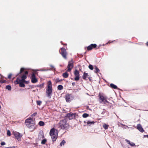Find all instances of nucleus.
<instances>
[{
    "instance_id": "1",
    "label": "nucleus",
    "mask_w": 148,
    "mask_h": 148,
    "mask_svg": "<svg viewBox=\"0 0 148 148\" xmlns=\"http://www.w3.org/2000/svg\"><path fill=\"white\" fill-rule=\"evenodd\" d=\"M25 123L26 125L31 131H32L36 128L35 123L32 118H29L26 120Z\"/></svg>"
},
{
    "instance_id": "2",
    "label": "nucleus",
    "mask_w": 148,
    "mask_h": 148,
    "mask_svg": "<svg viewBox=\"0 0 148 148\" xmlns=\"http://www.w3.org/2000/svg\"><path fill=\"white\" fill-rule=\"evenodd\" d=\"M58 133V130L54 128L51 130L49 133L53 141H54L56 140L57 138Z\"/></svg>"
},
{
    "instance_id": "3",
    "label": "nucleus",
    "mask_w": 148,
    "mask_h": 148,
    "mask_svg": "<svg viewBox=\"0 0 148 148\" xmlns=\"http://www.w3.org/2000/svg\"><path fill=\"white\" fill-rule=\"evenodd\" d=\"M52 92V83L50 81H49L47 82V88L46 90V93L47 96L49 98L51 97Z\"/></svg>"
},
{
    "instance_id": "4",
    "label": "nucleus",
    "mask_w": 148,
    "mask_h": 148,
    "mask_svg": "<svg viewBox=\"0 0 148 148\" xmlns=\"http://www.w3.org/2000/svg\"><path fill=\"white\" fill-rule=\"evenodd\" d=\"M60 126L62 129H64L67 128L68 126L65 119L62 120L60 122Z\"/></svg>"
},
{
    "instance_id": "5",
    "label": "nucleus",
    "mask_w": 148,
    "mask_h": 148,
    "mask_svg": "<svg viewBox=\"0 0 148 148\" xmlns=\"http://www.w3.org/2000/svg\"><path fill=\"white\" fill-rule=\"evenodd\" d=\"M99 101L100 103L106 104L108 103V102L107 100L106 97L100 95H99Z\"/></svg>"
},
{
    "instance_id": "6",
    "label": "nucleus",
    "mask_w": 148,
    "mask_h": 148,
    "mask_svg": "<svg viewBox=\"0 0 148 148\" xmlns=\"http://www.w3.org/2000/svg\"><path fill=\"white\" fill-rule=\"evenodd\" d=\"M12 134L14 136L15 138L17 139L18 141H20L21 140V138L22 136L19 133L16 132H14L12 133Z\"/></svg>"
},
{
    "instance_id": "7",
    "label": "nucleus",
    "mask_w": 148,
    "mask_h": 148,
    "mask_svg": "<svg viewBox=\"0 0 148 148\" xmlns=\"http://www.w3.org/2000/svg\"><path fill=\"white\" fill-rule=\"evenodd\" d=\"M73 66V61H71L69 62V64L67 66L68 69L67 70V72H70L71 71Z\"/></svg>"
},
{
    "instance_id": "8",
    "label": "nucleus",
    "mask_w": 148,
    "mask_h": 148,
    "mask_svg": "<svg viewBox=\"0 0 148 148\" xmlns=\"http://www.w3.org/2000/svg\"><path fill=\"white\" fill-rule=\"evenodd\" d=\"M74 74L75 76V80L76 81H78L79 79V71L76 70L74 72Z\"/></svg>"
},
{
    "instance_id": "9",
    "label": "nucleus",
    "mask_w": 148,
    "mask_h": 148,
    "mask_svg": "<svg viewBox=\"0 0 148 148\" xmlns=\"http://www.w3.org/2000/svg\"><path fill=\"white\" fill-rule=\"evenodd\" d=\"M76 116V114L71 113L67 114L66 116L69 119H72L74 118Z\"/></svg>"
},
{
    "instance_id": "10",
    "label": "nucleus",
    "mask_w": 148,
    "mask_h": 148,
    "mask_svg": "<svg viewBox=\"0 0 148 148\" xmlns=\"http://www.w3.org/2000/svg\"><path fill=\"white\" fill-rule=\"evenodd\" d=\"M62 56L65 59H66V50L64 48L61 49V52H60Z\"/></svg>"
},
{
    "instance_id": "11",
    "label": "nucleus",
    "mask_w": 148,
    "mask_h": 148,
    "mask_svg": "<svg viewBox=\"0 0 148 148\" xmlns=\"http://www.w3.org/2000/svg\"><path fill=\"white\" fill-rule=\"evenodd\" d=\"M31 82L33 83H35L38 82V79L36 78L34 73H33L32 75Z\"/></svg>"
},
{
    "instance_id": "12",
    "label": "nucleus",
    "mask_w": 148,
    "mask_h": 148,
    "mask_svg": "<svg viewBox=\"0 0 148 148\" xmlns=\"http://www.w3.org/2000/svg\"><path fill=\"white\" fill-rule=\"evenodd\" d=\"M28 74V72L27 71H25V74H23L21 77V79H19V81H22L24 80L27 77V75Z\"/></svg>"
},
{
    "instance_id": "13",
    "label": "nucleus",
    "mask_w": 148,
    "mask_h": 148,
    "mask_svg": "<svg viewBox=\"0 0 148 148\" xmlns=\"http://www.w3.org/2000/svg\"><path fill=\"white\" fill-rule=\"evenodd\" d=\"M97 46V45L95 44H91L87 47V49L88 50H91L93 48H95Z\"/></svg>"
},
{
    "instance_id": "14",
    "label": "nucleus",
    "mask_w": 148,
    "mask_h": 148,
    "mask_svg": "<svg viewBox=\"0 0 148 148\" xmlns=\"http://www.w3.org/2000/svg\"><path fill=\"white\" fill-rule=\"evenodd\" d=\"M137 129L141 132H144V130L140 124L137 125Z\"/></svg>"
},
{
    "instance_id": "15",
    "label": "nucleus",
    "mask_w": 148,
    "mask_h": 148,
    "mask_svg": "<svg viewBox=\"0 0 148 148\" xmlns=\"http://www.w3.org/2000/svg\"><path fill=\"white\" fill-rule=\"evenodd\" d=\"M71 95L67 94L66 96V100L67 102H69L71 101Z\"/></svg>"
},
{
    "instance_id": "16",
    "label": "nucleus",
    "mask_w": 148,
    "mask_h": 148,
    "mask_svg": "<svg viewBox=\"0 0 148 148\" xmlns=\"http://www.w3.org/2000/svg\"><path fill=\"white\" fill-rule=\"evenodd\" d=\"M43 133L42 132H40L39 134L38 138L40 139H41L44 138Z\"/></svg>"
},
{
    "instance_id": "17",
    "label": "nucleus",
    "mask_w": 148,
    "mask_h": 148,
    "mask_svg": "<svg viewBox=\"0 0 148 148\" xmlns=\"http://www.w3.org/2000/svg\"><path fill=\"white\" fill-rule=\"evenodd\" d=\"M23 82L22 81H19V82H18V84H19V86L21 87H25V85L24 84Z\"/></svg>"
},
{
    "instance_id": "18",
    "label": "nucleus",
    "mask_w": 148,
    "mask_h": 148,
    "mask_svg": "<svg viewBox=\"0 0 148 148\" xmlns=\"http://www.w3.org/2000/svg\"><path fill=\"white\" fill-rule=\"evenodd\" d=\"M95 122L94 121H87L86 123L89 126L90 125H93L94 124Z\"/></svg>"
},
{
    "instance_id": "19",
    "label": "nucleus",
    "mask_w": 148,
    "mask_h": 148,
    "mask_svg": "<svg viewBox=\"0 0 148 148\" xmlns=\"http://www.w3.org/2000/svg\"><path fill=\"white\" fill-rule=\"evenodd\" d=\"M87 77H88V74L84 73L83 76V79H86Z\"/></svg>"
},
{
    "instance_id": "20",
    "label": "nucleus",
    "mask_w": 148,
    "mask_h": 148,
    "mask_svg": "<svg viewBox=\"0 0 148 148\" xmlns=\"http://www.w3.org/2000/svg\"><path fill=\"white\" fill-rule=\"evenodd\" d=\"M62 76L64 78H67L68 77L69 74L67 72H66L63 74Z\"/></svg>"
},
{
    "instance_id": "21",
    "label": "nucleus",
    "mask_w": 148,
    "mask_h": 148,
    "mask_svg": "<svg viewBox=\"0 0 148 148\" xmlns=\"http://www.w3.org/2000/svg\"><path fill=\"white\" fill-rule=\"evenodd\" d=\"M110 85L111 87L112 88H113L114 89H117V87L116 85H115L113 84H110Z\"/></svg>"
},
{
    "instance_id": "22",
    "label": "nucleus",
    "mask_w": 148,
    "mask_h": 148,
    "mask_svg": "<svg viewBox=\"0 0 148 148\" xmlns=\"http://www.w3.org/2000/svg\"><path fill=\"white\" fill-rule=\"evenodd\" d=\"M126 141L128 143L130 144L131 146H134L135 145V144L133 143H131L129 140H126Z\"/></svg>"
},
{
    "instance_id": "23",
    "label": "nucleus",
    "mask_w": 148,
    "mask_h": 148,
    "mask_svg": "<svg viewBox=\"0 0 148 148\" xmlns=\"http://www.w3.org/2000/svg\"><path fill=\"white\" fill-rule=\"evenodd\" d=\"M94 68L95 69L94 71L95 73H97L99 71V69L97 68V67L96 66H94Z\"/></svg>"
},
{
    "instance_id": "24",
    "label": "nucleus",
    "mask_w": 148,
    "mask_h": 148,
    "mask_svg": "<svg viewBox=\"0 0 148 148\" xmlns=\"http://www.w3.org/2000/svg\"><path fill=\"white\" fill-rule=\"evenodd\" d=\"M58 88L59 90H60L62 89L63 88V87L62 85H60L58 86Z\"/></svg>"
},
{
    "instance_id": "25",
    "label": "nucleus",
    "mask_w": 148,
    "mask_h": 148,
    "mask_svg": "<svg viewBox=\"0 0 148 148\" xmlns=\"http://www.w3.org/2000/svg\"><path fill=\"white\" fill-rule=\"evenodd\" d=\"M109 126L108 125H107L106 124H104L103 125V127L106 130L108 129Z\"/></svg>"
},
{
    "instance_id": "26",
    "label": "nucleus",
    "mask_w": 148,
    "mask_h": 148,
    "mask_svg": "<svg viewBox=\"0 0 148 148\" xmlns=\"http://www.w3.org/2000/svg\"><path fill=\"white\" fill-rule=\"evenodd\" d=\"M39 125L40 126H43L44 125V122L42 121H40L38 123Z\"/></svg>"
},
{
    "instance_id": "27",
    "label": "nucleus",
    "mask_w": 148,
    "mask_h": 148,
    "mask_svg": "<svg viewBox=\"0 0 148 148\" xmlns=\"http://www.w3.org/2000/svg\"><path fill=\"white\" fill-rule=\"evenodd\" d=\"M6 89L9 90H11V87L9 85H8L6 86Z\"/></svg>"
},
{
    "instance_id": "28",
    "label": "nucleus",
    "mask_w": 148,
    "mask_h": 148,
    "mask_svg": "<svg viewBox=\"0 0 148 148\" xmlns=\"http://www.w3.org/2000/svg\"><path fill=\"white\" fill-rule=\"evenodd\" d=\"M88 114L86 113L82 115V116L84 118H86L88 116Z\"/></svg>"
},
{
    "instance_id": "29",
    "label": "nucleus",
    "mask_w": 148,
    "mask_h": 148,
    "mask_svg": "<svg viewBox=\"0 0 148 148\" xmlns=\"http://www.w3.org/2000/svg\"><path fill=\"white\" fill-rule=\"evenodd\" d=\"M46 139H44L42 141L41 143L42 144H45L46 142Z\"/></svg>"
},
{
    "instance_id": "30",
    "label": "nucleus",
    "mask_w": 148,
    "mask_h": 148,
    "mask_svg": "<svg viewBox=\"0 0 148 148\" xmlns=\"http://www.w3.org/2000/svg\"><path fill=\"white\" fill-rule=\"evenodd\" d=\"M22 81L24 83L26 84H27L29 83V81H25V79L22 81Z\"/></svg>"
},
{
    "instance_id": "31",
    "label": "nucleus",
    "mask_w": 148,
    "mask_h": 148,
    "mask_svg": "<svg viewBox=\"0 0 148 148\" xmlns=\"http://www.w3.org/2000/svg\"><path fill=\"white\" fill-rule=\"evenodd\" d=\"M65 143V141L63 140L60 143V145L62 146L63 145H64V143Z\"/></svg>"
},
{
    "instance_id": "32",
    "label": "nucleus",
    "mask_w": 148,
    "mask_h": 148,
    "mask_svg": "<svg viewBox=\"0 0 148 148\" xmlns=\"http://www.w3.org/2000/svg\"><path fill=\"white\" fill-rule=\"evenodd\" d=\"M7 134L9 136H10L11 135V132L9 130L7 131Z\"/></svg>"
},
{
    "instance_id": "33",
    "label": "nucleus",
    "mask_w": 148,
    "mask_h": 148,
    "mask_svg": "<svg viewBox=\"0 0 148 148\" xmlns=\"http://www.w3.org/2000/svg\"><path fill=\"white\" fill-rule=\"evenodd\" d=\"M89 68L91 70H92L93 69V66L91 65H90L88 66Z\"/></svg>"
},
{
    "instance_id": "34",
    "label": "nucleus",
    "mask_w": 148,
    "mask_h": 148,
    "mask_svg": "<svg viewBox=\"0 0 148 148\" xmlns=\"http://www.w3.org/2000/svg\"><path fill=\"white\" fill-rule=\"evenodd\" d=\"M42 102L41 101H37V104L38 105H40L41 103Z\"/></svg>"
},
{
    "instance_id": "35",
    "label": "nucleus",
    "mask_w": 148,
    "mask_h": 148,
    "mask_svg": "<svg viewBox=\"0 0 148 148\" xmlns=\"http://www.w3.org/2000/svg\"><path fill=\"white\" fill-rule=\"evenodd\" d=\"M24 70V68H21V69L20 73H22Z\"/></svg>"
},
{
    "instance_id": "36",
    "label": "nucleus",
    "mask_w": 148,
    "mask_h": 148,
    "mask_svg": "<svg viewBox=\"0 0 148 148\" xmlns=\"http://www.w3.org/2000/svg\"><path fill=\"white\" fill-rule=\"evenodd\" d=\"M6 82V81L5 80H0V83H5Z\"/></svg>"
},
{
    "instance_id": "37",
    "label": "nucleus",
    "mask_w": 148,
    "mask_h": 148,
    "mask_svg": "<svg viewBox=\"0 0 148 148\" xmlns=\"http://www.w3.org/2000/svg\"><path fill=\"white\" fill-rule=\"evenodd\" d=\"M5 143L3 142H2L1 143V145H5Z\"/></svg>"
},
{
    "instance_id": "38",
    "label": "nucleus",
    "mask_w": 148,
    "mask_h": 148,
    "mask_svg": "<svg viewBox=\"0 0 148 148\" xmlns=\"http://www.w3.org/2000/svg\"><path fill=\"white\" fill-rule=\"evenodd\" d=\"M11 76H12L11 74H9L8 76V78L10 79L11 77Z\"/></svg>"
},
{
    "instance_id": "39",
    "label": "nucleus",
    "mask_w": 148,
    "mask_h": 148,
    "mask_svg": "<svg viewBox=\"0 0 148 148\" xmlns=\"http://www.w3.org/2000/svg\"><path fill=\"white\" fill-rule=\"evenodd\" d=\"M15 146L10 147H7L6 148H15Z\"/></svg>"
},
{
    "instance_id": "40",
    "label": "nucleus",
    "mask_w": 148,
    "mask_h": 148,
    "mask_svg": "<svg viewBox=\"0 0 148 148\" xmlns=\"http://www.w3.org/2000/svg\"><path fill=\"white\" fill-rule=\"evenodd\" d=\"M37 114V113H34L33 114H32V116H34L36 115Z\"/></svg>"
},
{
    "instance_id": "41",
    "label": "nucleus",
    "mask_w": 148,
    "mask_h": 148,
    "mask_svg": "<svg viewBox=\"0 0 148 148\" xmlns=\"http://www.w3.org/2000/svg\"><path fill=\"white\" fill-rule=\"evenodd\" d=\"M40 70L41 71H46V70Z\"/></svg>"
},
{
    "instance_id": "42",
    "label": "nucleus",
    "mask_w": 148,
    "mask_h": 148,
    "mask_svg": "<svg viewBox=\"0 0 148 148\" xmlns=\"http://www.w3.org/2000/svg\"><path fill=\"white\" fill-rule=\"evenodd\" d=\"M86 122H87L86 121H84V123H86Z\"/></svg>"
},
{
    "instance_id": "43",
    "label": "nucleus",
    "mask_w": 148,
    "mask_h": 148,
    "mask_svg": "<svg viewBox=\"0 0 148 148\" xmlns=\"http://www.w3.org/2000/svg\"><path fill=\"white\" fill-rule=\"evenodd\" d=\"M75 83H72V84L73 85V84H74Z\"/></svg>"
},
{
    "instance_id": "44",
    "label": "nucleus",
    "mask_w": 148,
    "mask_h": 148,
    "mask_svg": "<svg viewBox=\"0 0 148 148\" xmlns=\"http://www.w3.org/2000/svg\"><path fill=\"white\" fill-rule=\"evenodd\" d=\"M147 45H148V42L147 43Z\"/></svg>"
},
{
    "instance_id": "45",
    "label": "nucleus",
    "mask_w": 148,
    "mask_h": 148,
    "mask_svg": "<svg viewBox=\"0 0 148 148\" xmlns=\"http://www.w3.org/2000/svg\"><path fill=\"white\" fill-rule=\"evenodd\" d=\"M1 106H0V109H1Z\"/></svg>"
},
{
    "instance_id": "46",
    "label": "nucleus",
    "mask_w": 148,
    "mask_h": 148,
    "mask_svg": "<svg viewBox=\"0 0 148 148\" xmlns=\"http://www.w3.org/2000/svg\"><path fill=\"white\" fill-rule=\"evenodd\" d=\"M147 137H148V135L147 136Z\"/></svg>"
}]
</instances>
